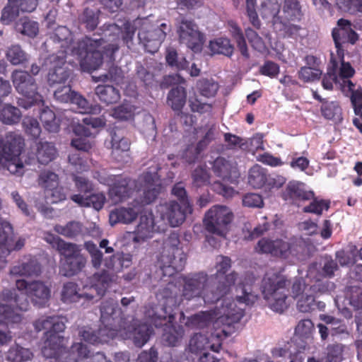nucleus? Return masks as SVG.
<instances>
[{"label":"nucleus","instance_id":"obj_46","mask_svg":"<svg viewBox=\"0 0 362 362\" xmlns=\"http://www.w3.org/2000/svg\"><path fill=\"white\" fill-rule=\"evenodd\" d=\"M300 15V9L297 0H285L282 11L280 16V20L284 18L287 21H293L298 18Z\"/></svg>","mask_w":362,"mask_h":362},{"label":"nucleus","instance_id":"obj_37","mask_svg":"<svg viewBox=\"0 0 362 362\" xmlns=\"http://www.w3.org/2000/svg\"><path fill=\"white\" fill-rule=\"evenodd\" d=\"M54 231L69 238H74L83 233V225L78 221H70L65 226L56 225Z\"/></svg>","mask_w":362,"mask_h":362},{"label":"nucleus","instance_id":"obj_35","mask_svg":"<svg viewBox=\"0 0 362 362\" xmlns=\"http://www.w3.org/2000/svg\"><path fill=\"white\" fill-rule=\"evenodd\" d=\"M261 1L260 13L264 18H272L273 27L274 28L275 20H277V22L280 21V16H278L280 13L279 0Z\"/></svg>","mask_w":362,"mask_h":362},{"label":"nucleus","instance_id":"obj_59","mask_svg":"<svg viewBox=\"0 0 362 362\" xmlns=\"http://www.w3.org/2000/svg\"><path fill=\"white\" fill-rule=\"evenodd\" d=\"M165 58L170 66L177 69H186L187 67L188 62L185 58L178 59L177 52L174 49H168Z\"/></svg>","mask_w":362,"mask_h":362},{"label":"nucleus","instance_id":"obj_50","mask_svg":"<svg viewBox=\"0 0 362 362\" xmlns=\"http://www.w3.org/2000/svg\"><path fill=\"white\" fill-rule=\"evenodd\" d=\"M197 86L200 94L206 98L214 97L218 90V84L213 79H201Z\"/></svg>","mask_w":362,"mask_h":362},{"label":"nucleus","instance_id":"obj_25","mask_svg":"<svg viewBox=\"0 0 362 362\" xmlns=\"http://www.w3.org/2000/svg\"><path fill=\"white\" fill-rule=\"evenodd\" d=\"M332 37L337 49L335 56L341 59L344 56L342 44L345 42L354 44L358 40V35L351 28V22L344 18L338 21L337 26L332 30Z\"/></svg>","mask_w":362,"mask_h":362},{"label":"nucleus","instance_id":"obj_56","mask_svg":"<svg viewBox=\"0 0 362 362\" xmlns=\"http://www.w3.org/2000/svg\"><path fill=\"white\" fill-rule=\"evenodd\" d=\"M59 183L58 175L49 170L42 173L39 177V184L45 189H52Z\"/></svg>","mask_w":362,"mask_h":362},{"label":"nucleus","instance_id":"obj_55","mask_svg":"<svg viewBox=\"0 0 362 362\" xmlns=\"http://www.w3.org/2000/svg\"><path fill=\"white\" fill-rule=\"evenodd\" d=\"M322 115L328 119H339L341 115V108L337 103L325 102L321 107Z\"/></svg>","mask_w":362,"mask_h":362},{"label":"nucleus","instance_id":"obj_11","mask_svg":"<svg viewBox=\"0 0 362 362\" xmlns=\"http://www.w3.org/2000/svg\"><path fill=\"white\" fill-rule=\"evenodd\" d=\"M45 240L56 248L62 257L60 260V273L66 276L80 272L86 264V259L81 254L78 245L66 243L50 233H45Z\"/></svg>","mask_w":362,"mask_h":362},{"label":"nucleus","instance_id":"obj_10","mask_svg":"<svg viewBox=\"0 0 362 362\" xmlns=\"http://www.w3.org/2000/svg\"><path fill=\"white\" fill-rule=\"evenodd\" d=\"M134 34V28L128 22L120 28L116 24H110L104 26L103 29V37L98 39L93 35V38L86 37L92 40H97L98 46L92 47L94 52H99L102 56V62L105 58L112 60L114 53L118 49L119 44L123 41L128 47Z\"/></svg>","mask_w":362,"mask_h":362},{"label":"nucleus","instance_id":"obj_42","mask_svg":"<svg viewBox=\"0 0 362 362\" xmlns=\"http://www.w3.org/2000/svg\"><path fill=\"white\" fill-rule=\"evenodd\" d=\"M21 117V111L16 107L6 105L0 111V121L5 124H14L18 123Z\"/></svg>","mask_w":362,"mask_h":362},{"label":"nucleus","instance_id":"obj_63","mask_svg":"<svg viewBox=\"0 0 362 362\" xmlns=\"http://www.w3.org/2000/svg\"><path fill=\"white\" fill-rule=\"evenodd\" d=\"M243 204L247 207L262 208L264 201L261 195L256 193H248L243 198Z\"/></svg>","mask_w":362,"mask_h":362},{"label":"nucleus","instance_id":"obj_5","mask_svg":"<svg viewBox=\"0 0 362 362\" xmlns=\"http://www.w3.org/2000/svg\"><path fill=\"white\" fill-rule=\"evenodd\" d=\"M100 321L103 325L98 335L91 328H85L80 332L82 339L90 344H96L107 342L110 339L119 337L123 339H131L136 346H143L153 333L151 326L134 322L127 326L126 322L119 318L121 312L117 303L110 300L102 303Z\"/></svg>","mask_w":362,"mask_h":362},{"label":"nucleus","instance_id":"obj_16","mask_svg":"<svg viewBox=\"0 0 362 362\" xmlns=\"http://www.w3.org/2000/svg\"><path fill=\"white\" fill-rule=\"evenodd\" d=\"M355 70L344 58L331 54L330 64L327 74L322 79V86L326 90H332L333 84L339 86L342 92L350 91L354 86L350 78L354 75Z\"/></svg>","mask_w":362,"mask_h":362},{"label":"nucleus","instance_id":"obj_6","mask_svg":"<svg viewBox=\"0 0 362 362\" xmlns=\"http://www.w3.org/2000/svg\"><path fill=\"white\" fill-rule=\"evenodd\" d=\"M132 256L129 254L117 253L104 260L105 270L94 274L87 279L83 285V293H79L78 285L68 282L63 286L61 299L65 303L78 302L81 298L93 300L95 297L103 296L114 276L121 272L124 268L131 266Z\"/></svg>","mask_w":362,"mask_h":362},{"label":"nucleus","instance_id":"obj_57","mask_svg":"<svg viewBox=\"0 0 362 362\" xmlns=\"http://www.w3.org/2000/svg\"><path fill=\"white\" fill-rule=\"evenodd\" d=\"M46 197L47 202L57 203L63 201L66 198V190L58 185L52 188L46 189Z\"/></svg>","mask_w":362,"mask_h":362},{"label":"nucleus","instance_id":"obj_2","mask_svg":"<svg viewBox=\"0 0 362 362\" xmlns=\"http://www.w3.org/2000/svg\"><path fill=\"white\" fill-rule=\"evenodd\" d=\"M94 177L100 183L108 185L109 197L114 204L126 200L134 192L132 191V187L136 192L143 194L141 202L134 200V204L127 207L116 209L110 212L109 221L111 226L118 223L128 224L137 217L139 214H143V205L151 203L157 197L161 190V184L157 172L154 170L146 173L139 178V186L134 181L127 180L122 175H110L106 171L96 172Z\"/></svg>","mask_w":362,"mask_h":362},{"label":"nucleus","instance_id":"obj_62","mask_svg":"<svg viewBox=\"0 0 362 362\" xmlns=\"http://www.w3.org/2000/svg\"><path fill=\"white\" fill-rule=\"evenodd\" d=\"M86 250L88 251L90 257H91V262L93 266L95 268H98L101 265L102 263V259H103V254L102 252L98 250L97 246L91 243V242H87L85 244Z\"/></svg>","mask_w":362,"mask_h":362},{"label":"nucleus","instance_id":"obj_30","mask_svg":"<svg viewBox=\"0 0 362 362\" xmlns=\"http://www.w3.org/2000/svg\"><path fill=\"white\" fill-rule=\"evenodd\" d=\"M71 199L81 207H93L96 211L100 210L105 202L106 198L103 193H95L90 195L74 194Z\"/></svg>","mask_w":362,"mask_h":362},{"label":"nucleus","instance_id":"obj_3","mask_svg":"<svg viewBox=\"0 0 362 362\" xmlns=\"http://www.w3.org/2000/svg\"><path fill=\"white\" fill-rule=\"evenodd\" d=\"M52 38L55 42L61 43L63 49L57 54L51 55L45 62V66L49 69L48 82L51 86L62 83L69 77L68 71L63 67L64 58L69 59L67 62L71 64L78 62L84 71L90 72L101 66V54L92 50L93 47L98 46L97 40L86 38L74 42L70 30L65 26L58 27Z\"/></svg>","mask_w":362,"mask_h":362},{"label":"nucleus","instance_id":"obj_41","mask_svg":"<svg viewBox=\"0 0 362 362\" xmlns=\"http://www.w3.org/2000/svg\"><path fill=\"white\" fill-rule=\"evenodd\" d=\"M33 357V353L28 349L15 344L8 351L6 358L10 362H25Z\"/></svg>","mask_w":362,"mask_h":362},{"label":"nucleus","instance_id":"obj_23","mask_svg":"<svg viewBox=\"0 0 362 362\" xmlns=\"http://www.w3.org/2000/svg\"><path fill=\"white\" fill-rule=\"evenodd\" d=\"M143 28L139 30L138 37L139 40L144 44L147 52L153 53L158 50L162 42L166 36V31L170 30V26L165 23H162L160 27L153 30H146L147 28V21L143 23Z\"/></svg>","mask_w":362,"mask_h":362},{"label":"nucleus","instance_id":"obj_13","mask_svg":"<svg viewBox=\"0 0 362 362\" xmlns=\"http://www.w3.org/2000/svg\"><path fill=\"white\" fill-rule=\"evenodd\" d=\"M255 249L258 253L270 255L292 264L298 260L301 246L296 238H262L257 242Z\"/></svg>","mask_w":362,"mask_h":362},{"label":"nucleus","instance_id":"obj_20","mask_svg":"<svg viewBox=\"0 0 362 362\" xmlns=\"http://www.w3.org/2000/svg\"><path fill=\"white\" fill-rule=\"evenodd\" d=\"M179 42L194 52L202 51L205 36L197 24L189 20H182L177 28Z\"/></svg>","mask_w":362,"mask_h":362},{"label":"nucleus","instance_id":"obj_15","mask_svg":"<svg viewBox=\"0 0 362 362\" xmlns=\"http://www.w3.org/2000/svg\"><path fill=\"white\" fill-rule=\"evenodd\" d=\"M313 271H308L305 279H296L291 289L292 298L296 300L297 309L302 313H309L315 308V296L317 293H324L327 289L320 284L319 280L313 283L311 276Z\"/></svg>","mask_w":362,"mask_h":362},{"label":"nucleus","instance_id":"obj_53","mask_svg":"<svg viewBox=\"0 0 362 362\" xmlns=\"http://www.w3.org/2000/svg\"><path fill=\"white\" fill-rule=\"evenodd\" d=\"M23 127L28 136L33 139L37 138L41 133V127L37 119L31 117H25L23 120Z\"/></svg>","mask_w":362,"mask_h":362},{"label":"nucleus","instance_id":"obj_38","mask_svg":"<svg viewBox=\"0 0 362 362\" xmlns=\"http://www.w3.org/2000/svg\"><path fill=\"white\" fill-rule=\"evenodd\" d=\"M186 102V91L182 86H177L170 90L168 96V104L175 110H180Z\"/></svg>","mask_w":362,"mask_h":362},{"label":"nucleus","instance_id":"obj_18","mask_svg":"<svg viewBox=\"0 0 362 362\" xmlns=\"http://www.w3.org/2000/svg\"><path fill=\"white\" fill-rule=\"evenodd\" d=\"M233 219V214L230 209L223 205H215L205 214L204 224L208 232L223 238Z\"/></svg>","mask_w":362,"mask_h":362},{"label":"nucleus","instance_id":"obj_49","mask_svg":"<svg viewBox=\"0 0 362 362\" xmlns=\"http://www.w3.org/2000/svg\"><path fill=\"white\" fill-rule=\"evenodd\" d=\"M136 107L129 103H124L112 110L110 115L120 121L132 119L135 115Z\"/></svg>","mask_w":362,"mask_h":362},{"label":"nucleus","instance_id":"obj_9","mask_svg":"<svg viewBox=\"0 0 362 362\" xmlns=\"http://www.w3.org/2000/svg\"><path fill=\"white\" fill-rule=\"evenodd\" d=\"M230 258L224 256L216 257V274L214 279L218 280V284L216 286L212 285L214 278L210 280L206 278L205 285L209 287L208 294L210 296L219 294L216 301L225 296L222 300L221 306L223 304L226 299L231 300L234 302L235 305L239 306V300L236 298V290L241 291L245 289L255 296L256 301L257 296L252 290V284L255 281L254 276L252 274H247L245 277H239L235 272H232L223 276L230 269Z\"/></svg>","mask_w":362,"mask_h":362},{"label":"nucleus","instance_id":"obj_51","mask_svg":"<svg viewBox=\"0 0 362 362\" xmlns=\"http://www.w3.org/2000/svg\"><path fill=\"white\" fill-rule=\"evenodd\" d=\"M357 249L354 246H350L346 250L337 252V259L341 266H352L356 261Z\"/></svg>","mask_w":362,"mask_h":362},{"label":"nucleus","instance_id":"obj_36","mask_svg":"<svg viewBox=\"0 0 362 362\" xmlns=\"http://www.w3.org/2000/svg\"><path fill=\"white\" fill-rule=\"evenodd\" d=\"M54 146L48 142H40L37 145L35 156L37 161L42 164H47L52 161L56 156Z\"/></svg>","mask_w":362,"mask_h":362},{"label":"nucleus","instance_id":"obj_61","mask_svg":"<svg viewBox=\"0 0 362 362\" xmlns=\"http://www.w3.org/2000/svg\"><path fill=\"white\" fill-rule=\"evenodd\" d=\"M354 87H352V90L350 91L344 92L345 94L351 93V101L353 105L354 112L356 115H359V112L362 111V88H358L354 90Z\"/></svg>","mask_w":362,"mask_h":362},{"label":"nucleus","instance_id":"obj_29","mask_svg":"<svg viewBox=\"0 0 362 362\" xmlns=\"http://www.w3.org/2000/svg\"><path fill=\"white\" fill-rule=\"evenodd\" d=\"M73 132L76 135V138L71 140V146L77 150L83 151H88L95 145V141L91 139L93 132L86 127L83 124L73 121Z\"/></svg>","mask_w":362,"mask_h":362},{"label":"nucleus","instance_id":"obj_24","mask_svg":"<svg viewBox=\"0 0 362 362\" xmlns=\"http://www.w3.org/2000/svg\"><path fill=\"white\" fill-rule=\"evenodd\" d=\"M146 317L148 318L151 323H153L155 327H158L160 326H168L169 330L164 333L163 339L167 342L169 346H176L180 341L182 339L184 331L182 327H178L177 329L173 326H170L172 322H166L165 324V321L163 320V316L165 315L162 313L161 312L157 310H154V308L151 310H148L145 312ZM174 317L172 319L173 320ZM168 318L167 317V320ZM173 322V321H171Z\"/></svg>","mask_w":362,"mask_h":362},{"label":"nucleus","instance_id":"obj_43","mask_svg":"<svg viewBox=\"0 0 362 362\" xmlns=\"http://www.w3.org/2000/svg\"><path fill=\"white\" fill-rule=\"evenodd\" d=\"M286 191L288 196L291 198H298L303 200L314 198V193L312 191H305L303 183L290 182L286 187Z\"/></svg>","mask_w":362,"mask_h":362},{"label":"nucleus","instance_id":"obj_4","mask_svg":"<svg viewBox=\"0 0 362 362\" xmlns=\"http://www.w3.org/2000/svg\"><path fill=\"white\" fill-rule=\"evenodd\" d=\"M28 296L35 304L44 306L50 298V288L41 281L28 283L24 279H18L16 288L4 289L0 293V346L11 341L8 327L21 321L19 311L28 308Z\"/></svg>","mask_w":362,"mask_h":362},{"label":"nucleus","instance_id":"obj_7","mask_svg":"<svg viewBox=\"0 0 362 362\" xmlns=\"http://www.w3.org/2000/svg\"><path fill=\"white\" fill-rule=\"evenodd\" d=\"M36 331L46 330L42 346V354L55 362H78L88 357L89 351L86 346L76 343L70 351L65 349L67 340L60 335L65 329L64 317L57 315L42 316L34 322Z\"/></svg>","mask_w":362,"mask_h":362},{"label":"nucleus","instance_id":"obj_44","mask_svg":"<svg viewBox=\"0 0 362 362\" xmlns=\"http://www.w3.org/2000/svg\"><path fill=\"white\" fill-rule=\"evenodd\" d=\"M228 28L232 36L235 39L241 54L247 58L249 57V54L241 29L238 26L236 23L233 21L228 22Z\"/></svg>","mask_w":362,"mask_h":362},{"label":"nucleus","instance_id":"obj_22","mask_svg":"<svg viewBox=\"0 0 362 362\" xmlns=\"http://www.w3.org/2000/svg\"><path fill=\"white\" fill-rule=\"evenodd\" d=\"M192 211V206L189 202H182V205L177 202L170 201L164 204H160L158 208V212L163 221H166L172 227L181 225L185 220L186 215Z\"/></svg>","mask_w":362,"mask_h":362},{"label":"nucleus","instance_id":"obj_48","mask_svg":"<svg viewBox=\"0 0 362 362\" xmlns=\"http://www.w3.org/2000/svg\"><path fill=\"white\" fill-rule=\"evenodd\" d=\"M6 58L13 65L23 64L28 60L27 54L19 45H12L8 48Z\"/></svg>","mask_w":362,"mask_h":362},{"label":"nucleus","instance_id":"obj_58","mask_svg":"<svg viewBox=\"0 0 362 362\" xmlns=\"http://www.w3.org/2000/svg\"><path fill=\"white\" fill-rule=\"evenodd\" d=\"M99 11L98 10L86 9L81 17V20L87 29L93 30L98 23Z\"/></svg>","mask_w":362,"mask_h":362},{"label":"nucleus","instance_id":"obj_39","mask_svg":"<svg viewBox=\"0 0 362 362\" xmlns=\"http://www.w3.org/2000/svg\"><path fill=\"white\" fill-rule=\"evenodd\" d=\"M95 93L101 101L107 104L116 103L120 98L119 91L112 86L99 85L95 88Z\"/></svg>","mask_w":362,"mask_h":362},{"label":"nucleus","instance_id":"obj_31","mask_svg":"<svg viewBox=\"0 0 362 362\" xmlns=\"http://www.w3.org/2000/svg\"><path fill=\"white\" fill-rule=\"evenodd\" d=\"M40 272V267L36 259L28 257L18 265L13 266L10 270L11 276H33Z\"/></svg>","mask_w":362,"mask_h":362},{"label":"nucleus","instance_id":"obj_33","mask_svg":"<svg viewBox=\"0 0 362 362\" xmlns=\"http://www.w3.org/2000/svg\"><path fill=\"white\" fill-rule=\"evenodd\" d=\"M213 170L217 176L222 177L223 180H230L232 177H236L238 175L236 167L221 157L214 160Z\"/></svg>","mask_w":362,"mask_h":362},{"label":"nucleus","instance_id":"obj_60","mask_svg":"<svg viewBox=\"0 0 362 362\" xmlns=\"http://www.w3.org/2000/svg\"><path fill=\"white\" fill-rule=\"evenodd\" d=\"M340 11L350 14H362V0H345Z\"/></svg>","mask_w":362,"mask_h":362},{"label":"nucleus","instance_id":"obj_54","mask_svg":"<svg viewBox=\"0 0 362 362\" xmlns=\"http://www.w3.org/2000/svg\"><path fill=\"white\" fill-rule=\"evenodd\" d=\"M322 73V70L317 67L304 66L298 71V78L304 82H313L318 80Z\"/></svg>","mask_w":362,"mask_h":362},{"label":"nucleus","instance_id":"obj_8","mask_svg":"<svg viewBox=\"0 0 362 362\" xmlns=\"http://www.w3.org/2000/svg\"><path fill=\"white\" fill-rule=\"evenodd\" d=\"M206 281V276L203 274H194L192 277H182L180 276L177 279L175 284L169 283L168 287L163 291V293L159 294V296L163 298V302L162 307H156L155 309L167 315L163 316V320L165 324L167 322H171L174 316V308L178 305L177 300V291L180 290L177 288V283L179 286H183L182 295L187 300H190L194 298H199L200 297L205 303H211L215 302L218 296V295H213L210 296L208 294L209 287L205 285Z\"/></svg>","mask_w":362,"mask_h":362},{"label":"nucleus","instance_id":"obj_47","mask_svg":"<svg viewBox=\"0 0 362 362\" xmlns=\"http://www.w3.org/2000/svg\"><path fill=\"white\" fill-rule=\"evenodd\" d=\"M267 180L266 174L261 166L256 165L251 168L248 177V182L251 186L260 188Z\"/></svg>","mask_w":362,"mask_h":362},{"label":"nucleus","instance_id":"obj_64","mask_svg":"<svg viewBox=\"0 0 362 362\" xmlns=\"http://www.w3.org/2000/svg\"><path fill=\"white\" fill-rule=\"evenodd\" d=\"M344 346L341 344L329 346L325 353L326 359L328 362H339L342 358Z\"/></svg>","mask_w":362,"mask_h":362},{"label":"nucleus","instance_id":"obj_27","mask_svg":"<svg viewBox=\"0 0 362 362\" xmlns=\"http://www.w3.org/2000/svg\"><path fill=\"white\" fill-rule=\"evenodd\" d=\"M158 230V228L156 226L153 214L150 211H144L141 214L139 222L132 233L133 240L135 243H143L153 238Z\"/></svg>","mask_w":362,"mask_h":362},{"label":"nucleus","instance_id":"obj_40","mask_svg":"<svg viewBox=\"0 0 362 362\" xmlns=\"http://www.w3.org/2000/svg\"><path fill=\"white\" fill-rule=\"evenodd\" d=\"M40 117L46 130L49 132L59 131V121L57 119L54 112L48 107H45L41 110Z\"/></svg>","mask_w":362,"mask_h":362},{"label":"nucleus","instance_id":"obj_52","mask_svg":"<svg viewBox=\"0 0 362 362\" xmlns=\"http://www.w3.org/2000/svg\"><path fill=\"white\" fill-rule=\"evenodd\" d=\"M274 30L281 36L284 37L288 35L296 37L300 30V28L298 25L286 24V23L284 22L282 20H280L279 22L275 20Z\"/></svg>","mask_w":362,"mask_h":362},{"label":"nucleus","instance_id":"obj_21","mask_svg":"<svg viewBox=\"0 0 362 362\" xmlns=\"http://www.w3.org/2000/svg\"><path fill=\"white\" fill-rule=\"evenodd\" d=\"M55 98L62 103H71L76 106V110L81 114H98L100 107L98 105H90L81 95L72 91L69 86H63L54 91Z\"/></svg>","mask_w":362,"mask_h":362},{"label":"nucleus","instance_id":"obj_26","mask_svg":"<svg viewBox=\"0 0 362 362\" xmlns=\"http://www.w3.org/2000/svg\"><path fill=\"white\" fill-rule=\"evenodd\" d=\"M335 304L339 312L346 317L352 316L351 312L346 307L351 305L355 310L362 309V289L358 286H351L344 291V296H337Z\"/></svg>","mask_w":362,"mask_h":362},{"label":"nucleus","instance_id":"obj_17","mask_svg":"<svg viewBox=\"0 0 362 362\" xmlns=\"http://www.w3.org/2000/svg\"><path fill=\"white\" fill-rule=\"evenodd\" d=\"M11 78L16 90L28 100L29 104H26L24 99L19 100L20 106L25 109L35 104L43 106L42 97L37 92V86L32 76L25 71L15 70L12 73Z\"/></svg>","mask_w":362,"mask_h":362},{"label":"nucleus","instance_id":"obj_12","mask_svg":"<svg viewBox=\"0 0 362 362\" xmlns=\"http://www.w3.org/2000/svg\"><path fill=\"white\" fill-rule=\"evenodd\" d=\"M24 146L23 136L16 132H8L0 136V170L21 176L24 173V165L19 156Z\"/></svg>","mask_w":362,"mask_h":362},{"label":"nucleus","instance_id":"obj_34","mask_svg":"<svg viewBox=\"0 0 362 362\" xmlns=\"http://www.w3.org/2000/svg\"><path fill=\"white\" fill-rule=\"evenodd\" d=\"M209 48L213 54H223L227 57L231 56L234 50L230 40L223 37L211 40Z\"/></svg>","mask_w":362,"mask_h":362},{"label":"nucleus","instance_id":"obj_1","mask_svg":"<svg viewBox=\"0 0 362 362\" xmlns=\"http://www.w3.org/2000/svg\"><path fill=\"white\" fill-rule=\"evenodd\" d=\"M236 298L239 300V306L231 300L226 299L216 310L201 312L187 320L186 325L188 327L203 328L211 325L214 329L210 337L202 333L194 334L189 341V351L194 354L204 353L208 349L218 351L222 339L228 334L229 327L241 320L246 305L255 302V296L245 289L236 290Z\"/></svg>","mask_w":362,"mask_h":362},{"label":"nucleus","instance_id":"obj_45","mask_svg":"<svg viewBox=\"0 0 362 362\" xmlns=\"http://www.w3.org/2000/svg\"><path fill=\"white\" fill-rule=\"evenodd\" d=\"M16 30L24 35L33 37L38 33L39 27L37 22L23 18L16 23Z\"/></svg>","mask_w":362,"mask_h":362},{"label":"nucleus","instance_id":"obj_28","mask_svg":"<svg viewBox=\"0 0 362 362\" xmlns=\"http://www.w3.org/2000/svg\"><path fill=\"white\" fill-rule=\"evenodd\" d=\"M38 0H8V4L2 11L1 21L5 25L10 24L22 12H32Z\"/></svg>","mask_w":362,"mask_h":362},{"label":"nucleus","instance_id":"obj_19","mask_svg":"<svg viewBox=\"0 0 362 362\" xmlns=\"http://www.w3.org/2000/svg\"><path fill=\"white\" fill-rule=\"evenodd\" d=\"M186 255L182 249L176 246L165 245L158 259V266L164 276H172L182 270Z\"/></svg>","mask_w":362,"mask_h":362},{"label":"nucleus","instance_id":"obj_14","mask_svg":"<svg viewBox=\"0 0 362 362\" xmlns=\"http://www.w3.org/2000/svg\"><path fill=\"white\" fill-rule=\"evenodd\" d=\"M286 279L274 272H268L262 280V291L268 306L274 311L282 313L289 305L286 288Z\"/></svg>","mask_w":362,"mask_h":362},{"label":"nucleus","instance_id":"obj_32","mask_svg":"<svg viewBox=\"0 0 362 362\" xmlns=\"http://www.w3.org/2000/svg\"><path fill=\"white\" fill-rule=\"evenodd\" d=\"M129 141L123 137H120L117 134H114L112 137V154L118 161H124L125 158L129 156Z\"/></svg>","mask_w":362,"mask_h":362}]
</instances>
